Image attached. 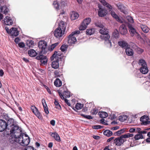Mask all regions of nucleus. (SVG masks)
<instances>
[{
  "instance_id": "f257e3e1",
  "label": "nucleus",
  "mask_w": 150,
  "mask_h": 150,
  "mask_svg": "<svg viewBox=\"0 0 150 150\" xmlns=\"http://www.w3.org/2000/svg\"><path fill=\"white\" fill-rule=\"evenodd\" d=\"M15 143L9 144L11 146V150H16L18 148L19 145L23 146H26L29 144L30 142L29 137L26 134L21 133L16 138Z\"/></svg>"
},
{
  "instance_id": "f03ea898",
  "label": "nucleus",
  "mask_w": 150,
  "mask_h": 150,
  "mask_svg": "<svg viewBox=\"0 0 150 150\" xmlns=\"http://www.w3.org/2000/svg\"><path fill=\"white\" fill-rule=\"evenodd\" d=\"M10 132L11 133H13V134L11 135L9 138L8 143L9 144L16 143L15 141L16 140V138L22 133L21 130L18 126L16 125H13Z\"/></svg>"
},
{
  "instance_id": "7ed1b4c3",
  "label": "nucleus",
  "mask_w": 150,
  "mask_h": 150,
  "mask_svg": "<svg viewBox=\"0 0 150 150\" xmlns=\"http://www.w3.org/2000/svg\"><path fill=\"white\" fill-rule=\"evenodd\" d=\"M99 33L102 34L100 37V38L105 41V43L108 47H111L112 44L109 40L110 36L108 34V30L106 28H103L99 30Z\"/></svg>"
},
{
  "instance_id": "20e7f679",
  "label": "nucleus",
  "mask_w": 150,
  "mask_h": 150,
  "mask_svg": "<svg viewBox=\"0 0 150 150\" xmlns=\"http://www.w3.org/2000/svg\"><path fill=\"white\" fill-rule=\"evenodd\" d=\"M80 33V31L78 30L72 32L68 37V43L69 45L74 44L76 41V37Z\"/></svg>"
},
{
  "instance_id": "39448f33",
  "label": "nucleus",
  "mask_w": 150,
  "mask_h": 150,
  "mask_svg": "<svg viewBox=\"0 0 150 150\" xmlns=\"http://www.w3.org/2000/svg\"><path fill=\"white\" fill-rule=\"evenodd\" d=\"M91 20V18H87L84 19L79 27V30H85L90 23Z\"/></svg>"
},
{
  "instance_id": "423d86ee",
  "label": "nucleus",
  "mask_w": 150,
  "mask_h": 150,
  "mask_svg": "<svg viewBox=\"0 0 150 150\" xmlns=\"http://www.w3.org/2000/svg\"><path fill=\"white\" fill-rule=\"evenodd\" d=\"M65 31L61 29L57 28L54 31V36L57 38H59L62 37L65 33Z\"/></svg>"
},
{
  "instance_id": "0eeeda50",
  "label": "nucleus",
  "mask_w": 150,
  "mask_h": 150,
  "mask_svg": "<svg viewBox=\"0 0 150 150\" xmlns=\"http://www.w3.org/2000/svg\"><path fill=\"white\" fill-rule=\"evenodd\" d=\"M57 23L59 24V26L58 28L65 32L67 25L66 22L62 20L60 21L59 19H58L57 20Z\"/></svg>"
},
{
  "instance_id": "6e6552de",
  "label": "nucleus",
  "mask_w": 150,
  "mask_h": 150,
  "mask_svg": "<svg viewBox=\"0 0 150 150\" xmlns=\"http://www.w3.org/2000/svg\"><path fill=\"white\" fill-rule=\"evenodd\" d=\"M98 8H99L98 15L100 17H103L107 15V10L102 8L101 5L99 4Z\"/></svg>"
},
{
  "instance_id": "1a4fd4ad",
  "label": "nucleus",
  "mask_w": 150,
  "mask_h": 150,
  "mask_svg": "<svg viewBox=\"0 0 150 150\" xmlns=\"http://www.w3.org/2000/svg\"><path fill=\"white\" fill-rule=\"evenodd\" d=\"M51 60L52 61L51 65L52 67L55 69L58 68L59 67V62L61 60L59 59H56L53 60L51 59Z\"/></svg>"
},
{
  "instance_id": "9d476101",
  "label": "nucleus",
  "mask_w": 150,
  "mask_h": 150,
  "mask_svg": "<svg viewBox=\"0 0 150 150\" xmlns=\"http://www.w3.org/2000/svg\"><path fill=\"white\" fill-rule=\"evenodd\" d=\"M47 46V43L44 40H41L39 42L38 44L39 48L41 49V52H42L45 50Z\"/></svg>"
},
{
  "instance_id": "9b49d317",
  "label": "nucleus",
  "mask_w": 150,
  "mask_h": 150,
  "mask_svg": "<svg viewBox=\"0 0 150 150\" xmlns=\"http://www.w3.org/2000/svg\"><path fill=\"white\" fill-rule=\"evenodd\" d=\"M7 123L4 120L0 119V132L4 131L7 127Z\"/></svg>"
},
{
  "instance_id": "f8f14e48",
  "label": "nucleus",
  "mask_w": 150,
  "mask_h": 150,
  "mask_svg": "<svg viewBox=\"0 0 150 150\" xmlns=\"http://www.w3.org/2000/svg\"><path fill=\"white\" fill-rule=\"evenodd\" d=\"M122 137V135H121L119 137L115 139V142L116 145L120 146L125 141V140L124 139L125 138Z\"/></svg>"
},
{
  "instance_id": "ddd939ff",
  "label": "nucleus",
  "mask_w": 150,
  "mask_h": 150,
  "mask_svg": "<svg viewBox=\"0 0 150 150\" xmlns=\"http://www.w3.org/2000/svg\"><path fill=\"white\" fill-rule=\"evenodd\" d=\"M31 108L32 111L35 115L39 119H41V115L36 107L35 106H32Z\"/></svg>"
},
{
  "instance_id": "4468645a",
  "label": "nucleus",
  "mask_w": 150,
  "mask_h": 150,
  "mask_svg": "<svg viewBox=\"0 0 150 150\" xmlns=\"http://www.w3.org/2000/svg\"><path fill=\"white\" fill-rule=\"evenodd\" d=\"M128 26L129 29V31L131 36H133L134 35H138L135 29L133 28L132 25L129 23L128 24Z\"/></svg>"
},
{
  "instance_id": "2eb2a0df",
  "label": "nucleus",
  "mask_w": 150,
  "mask_h": 150,
  "mask_svg": "<svg viewBox=\"0 0 150 150\" xmlns=\"http://www.w3.org/2000/svg\"><path fill=\"white\" fill-rule=\"evenodd\" d=\"M61 55V54L60 52H57V51H55L54 54L50 57V59L53 60L56 59H59L61 60V58L60 57Z\"/></svg>"
},
{
  "instance_id": "dca6fc26",
  "label": "nucleus",
  "mask_w": 150,
  "mask_h": 150,
  "mask_svg": "<svg viewBox=\"0 0 150 150\" xmlns=\"http://www.w3.org/2000/svg\"><path fill=\"white\" fill-rule=\"evenodd\" d=\"M119 30L120 33L122 35H125L127 33V30L126 26L124 24H122L120 25Z\"/></svg>"
},
{
  "instance_id": "f3484780",
  "label": "nucleus",
  "mask_w": 150,
  "mask_h": 150,
  "mask_svg": "<svg viewBox=\"0 0 150 150\" xmlns=\"http://www.w3.org/2000/svg\"><path fill=\"white\" fill-rule=\"evenodd\" d=\"M111 14L112 16L119 22L120 23L123 22V19L121 17H119L114 11H111Z\"/></svg>"
},
{
  "instance_id": "a211bd4d",
  "label": "nucleus",
  "mask_w": 150,
  "mask_h": 150,
  "mask_svg": "<svg viewBox=\"0 0 150 150\" xmlns=\"http://www.w3.org/2000/svg\"><path fill=\"white\" fill-rule=\"evenodd\" d=\"M118 44L122 48H126L127 47L130 46V45L127 42L123 40L119 41Z\"/></svg>"
},
{
  "instance_id": "6ab92c4d",
  "label": "nucleus",
  "mask_w": 150,
  "mask_h": 150,
  "mask_svg": "<svg viewBox=\"0 0 150 150\" xmlns=\"http://www.w3.org/2000/svg\"><path fill=\"white\" fill-rule=\"evenodd\" d=\"M79 16L78 13L75 11H72L70 13V18L72 20L77 19Z\"/></svg>"
},
{
  "instance_id": "aec40b11",
  "label": "nucleus",
  "mask_w": 150,
  "mask_h": 150,
  "mask_svg": "<svg viewBox=\"0 0 150 150\" xmlns=\"http://www.w3.org/2000/svg\"><path fill=\"white\" fill-rule=\"evenodd\" d=\"M4 23L7 25H11L13 23V21L9 17L7 16L4 19Z\"/></svg>"
},
{
  "instance_id": "412c9836",
  "label": "nucleus",
  "mask_w": 150,
  "mask_h": 150,
  "mask_svg": "<svg viewBox=\"0 0 150 150\" xmlns=\"http://www.w3.org/2000/svg\"><path fill=\"white\" fill-rule=\"evenodd\" d=\"M10 34L13 36H16L18 35V32L17 28H12L10 29Z\"/></svg>"
},
{
  "instance_id": "4be33fe9",
  "label": "nucleus",
  "mask_w": 150,
  "mask_h": 150,
  "mask_svg": "<svg viewBox=\"0 0 150 150\" xmlns=\"http://www.w3.org/2000/svg\"><path fill=\"white\" fill-rule=\"evenodd\" d=\"M125 52L126 54L129 56H132L134 54V51L132 49L129 47H127L125 50Z\"/></svg>"
},
{
  "instance_id": "5701e85b",
  "label": "nucleus",
  "mask_w": 150,
  "mask_h": 150,
  "mask_svg": "<svg viewBox=\"0 0 150 150\" xmlns=\"http://www.w3.org/2000/svg\"><path fill=\"white\" fill-rule=\"evenodd\" d=\"M140 70L141 72L143 74H146L149 71L147 65L145 66L144 67H141L140 68Z\"/></svg>"
},
{
  "instance_id": "b1692460",
  "label": "nucleus",
  "mask_w": 150,
  "mask_h": 150,
  "mask_svg": "<svg viewBox=\"0 0 150 150\" xmlns=\"http://www.w3.org/2000/svg\"><path fill=\"white\" fill-rule=\"evenodd\" d=\"M148 118L147 116L144 115L140 118V120L144 125H146L148 123Z\"/></svg>"
},
{
  "instance_id": "393cba45",
  "label": "nucleus",
  "mask_w": 150,
  "mask_h": 150,
  "mask_svg": "<svg viewBox=\"0 0 150 150\" xmlns=\"http://www.w3.org/2000/svg\"><path fill=\"white\" fill-rule=\"evenodd\" d=\"M51 136L57 141L59 142L60 141V137L59 134L56 132L50 133Z\"/></svg>"
},
{
  "instance_id": "a878e982",
  "label": "nucleus",
  "mask_w": 150,
  "mask_h": 150,
  "mask_svg": "<svg viewBox=\"0 0 150 150\" xmlns=\"http://www.w3.org/2000/svg\"><path fill=\"white\" fill-rule=\"evenodd\" d=\"M100 2L104 6L108 8L112 9V6L108 3H107L105 0H99Z\"/></svg>"
},
{
  "instance_id": "bb28decb",
  "label": "nucleus",
  "mask_w": 150,
  "mask_h": 150,
  "mask_svg": "<svg viewBox=\"0 0 150 150\" xmlns=\"http://www.w3.org/2000/svg\"><path fill=\"white\" fill-rule=\"evenodd\" d=\"M8 9L7 8L6 6H1L0 7V12H4V13L6 15L8 12Z\"/></svg>"
},
{
  "instance_id": "cd10ccee",
  "label": "nucleus",
  "mask_w": 150,
  "mask_h": 150,
  "mask_svg": "<svg viewBox=\"0 0 150 150\" xmlns=\"http://www.w3.org/2000/svg\"><path fill=\"white\" fill-rule=\"evenodd\" d=\"M28 54L31 57H35L37 55V53L33 49H30L28 51Z\"/></svg>"
},
{
  "instance_id": "c85d7f7f",
  "label": "nucleus",
  "mask_w": 150,
  "mask_h": 150,
  "mask_svg": "<svg viewBox=\"0 0 150 150\" xmlns=\"http://www.w3.org/2000/svg\"><path fill=\"white\" fill-rule=\"evenodd\" d=\"M54 85L57 87H60L62 84V81L59 79H57L54 82Z\"/></svg>"
},
{
  "instance_id": "c756f323",
  "label": "nucleus",
  "mask_w": 150,
  "mask_h": 150,
  "mask_svg": "<svg viewBox=\"0 0 150 150\" xmlns=\"http://www.w3.org/2000/svg\"><path fill=\"white\" fill-rule=\"evenodd\" d=\"M95 31L93 28H90L87 29L86 30V34L88 35H91L93 34Z\"/></svg>"
},
{
  "instance_id": "7c9ffc66",
  "label": "nucleus",
  "mask_w": 150,
  "mask_h": 150,
  "mask_svg": "<svg viewBox=\"0 0 150 150\" xmlns=\"http://www.w3.org/2000/svg\"><path fill=\"white\" fill-rule=\"evenodd\" d=\"M27 45L29 48L33 47L34 45L33 41L31 40H28L26 42Z\"/></svg>"
},
{
  "instance_id": "2f4dec72",
  "label": "nucleus",
  "mask_w": 150,
  "mask_h": 150,
  "mask_svg": "<svg viewBox=\"0 0 150 150\" xmlns=\"http://www.w3.org/2000/svg\"><path fill=\"white\" fill-rule=\"evenodd\" d=\"M98 114L100 117L102 118H105L108 116V114L107 112H100Z\"/></svg>"
},
{
  "instance_id": "473e14b6",
  "label": "nucleus",
  "mask_w": 150,
  "mask_h": 150,
  "mask_svg": "<svg viewBox=\"0 0 150 150\" xmlns=\"http://www.w3.org/2000/svg\"><path fill=\"white\" fill-rule=\"evenodd\" d=\"M127 116L126 115H121L119 117V120L120 121L124 122L127 120Z\"/></svg>"
},
{
  "instance_id": "72a5a7b5",
  "label": "nucleus",
  "mask_w": 150,
  "mask_h": 150,
  "mask_svg": "<svg viewBox=\"0 0 150 150\" xmlns=\"http://www.w3.org/2000/svg\"><path fill=\"white\" fill-rule=\"evenodd\" d=\"M141 28L142 31L145 33H147L149 31V28L146 25H142L141 26Z\"/></svg>"
},
{
  "instance_id": "f704fd0d",
  "label": "nucleus",
  "mask_w": 150,
  "mask_h": 150,
  "mask_svg": "<svg viewBox=\"0 0 150 150\" xmlns=\"http://www.w3.org/2000/svg\"><path fill=\"white\" fill-rule=\"evenodd\" d=\"M53 5L54 8L56 10H58L59 9V3L57 0L53 2Z\"/></svg>"
},
{
  "instance_id": "c9c22d12",
  "label": "nucleus",
  "mask_w": 150,
  "mask_h": 150,
  "mask_svg": "<svg viewBox=\"0 0 150 150\" xmlns=\"http://www.w3.org/2000/svg\"><path fill=\"white\" fill-rule=\"evenodd\" d=\"M103 134L107 137H110L112 134V132L109 130H106L103 132Z\"/></svg>"
},
{
  "instance_id": "e433bc0d",
  "label": "nucleus",
  "mask_w": 150,
  "mask_h": 150,
  "mask_svg": "<svg viewBox=\"0 0 150 150\" xmlns=\"http://www.w3.org/2000/svg\"><path fill=\"white\" fill-rule=\"evenodd\" d=\"M138 64L141 66V67L146 66L147 64L145 61L143 59H141L139 60Z\"/></svg>"
},
{
  "instance_id": "4c0bfd02",
  "label": "nucleus",
  "mask_w": 150,
  "mask_h": 150,
  "mask_svg": "<svg viewBox=\"0 0 150 150\" xmlns=\"http://www.w3.org/2000/svg\"><path fill=\"white\" fill-rule=\"evenodd\" d=\"M58 42H57L52 44L50 47H49L48 50L50 51H52L54 48L58 45Z\"/></svg>"
},
{
  "instance_id": "58836bf2",
  "label": "nucleus",
  "mask_w": 150,
  "mask_h": 150,
  "mask_svg": "<svg viewBox=\"0 0 150 150\" xmlns=\"http://www.w3.org/2000/svg\"><path fill=\"white\" fill-rule=\"evenodd\" d=\"M125 131V129H120V130H118L117 131V132H115L114 133V134L115 135H118L119 136L121 134L124 133Z\"/></svg>"
},
{
  "instance_id": "ea45409f",
  "label": "nucleus",
  "mask_w": 150,
  "mask_h": 150,
  "mask_svg": "<svg viewBox=\"0 0 150 150\" xmlns=\"http://www.w3.org/2000/svg\"><path fill=\"white\" fill-rule=\"evenodd\" d=\"M83 107V105L81 103H77L75 106V108L77 110H80Z\"/></svg>"
},
{
  "instance_id": "a19ab883",
  "label": "nucleus",
  "mask_w": 150,
  "mask_h": 150,
  "mask_svg": "<svg viewBox=\"0 0 150 150\" xmlns=\"http://www.w3.org/2000/svg\"><path fill=\"white\" fill-rule=\"evenodd\" d=\"M134 138L135 140H138L140 139H143V136L142 134H139L136 135Z\"/></svg>"
},
{
  "instance_id": "79ce46f5",
  "label": "nucleus",
  "mask_w": 150,
  "mask_h": 150,
  "mask_svg": "<svg viewBox=\"0 0 150 150\" xmlns=\"http://www.w3.org/2000/svg\"><path fill=\"white\" fill-rule=\"evenodd\" d=\"M134 135L133 134L128 133L126 134L122 135V137H124L125 138H127L129 137H132Z\"/></svg>"
},
{
  "instance_id": "37998d69",
  "label": "nucleus",
  "mask_w": 150,
  "mask_h": 150,
  "mask_svg": "<svg viewBox=\"0 0 150 150\" xmlns=\"http://www.w3.org/2000/svg\"><path fill=\"white\" fill-rule=\"evenodd\" d=\"M46 57L45 56L43 55H40L37 56L36 57V59L38 60H40V61L42 60H43L46 58Z\"/></svg>"
},
{
  "instance_id": "c03bdc74",
  "label": "nucleus",
  "mask_w": 150,
  "mask_h": 150,
  "mask_svg": "<svg viewBox=\"0 0 150 150\" xmlns=\"http://www.w3.org/2000/svg\"><path fill=\"white\" fill-rule=\"evenodd\" d=\"M117 7H118V8L119 9L121 8H122V11H123V13H126V11L125 10V7L122 5L120 4H118L117 5Z\"/></svg>"
},
{
  "instance_id": "a18cd8bd",
  "label": "nucleus",
  "mask_w": 150,
  "mask_h": 150,
  "mask_svg": "<svg viewBox=\"0 0 150 150\" xmlns=\"http://www.w3.org/2000/svg\"><path fill=\"white\" fill-rule=\"evenodd\" d=\"M113 36L116 38H118L119 36V33L117 30H115L113 33Z\"/></svg>"
},
{
  "instance_id": "49530a36",
  "label": "nucleus",
  "mask_w": 150,
  "mask_h": 150,
  "mask_svg": "<svg viewBox=\"0 0 150 150\" xmlns=\"http://www.w3.org/2000/svg\"><path fill=\"white\" fill-rule=\"evenodd\" d=\"M98 112V109L95 108L91 111V113L92 115H96Z\"/></svg>"
},
{
  "instance_id": "de8ad7c7",
  "label": "nucleus",
  "mask_w": 150,
  "mask_h": 150,
  "mask_svg": "<svg viewBox=\"0 0 150 150\" xmlns=\"http://www.w3.org/2000/svg\"><path fill=\"white\" fill-rule=\"evenodd\" d=\"M54 104L57 106L56 108L59 110H60L61 108V106L59 104V103L56 100H55L54 102Z\"/></svg>"
},
{
  "instance_id": "09e8293b",
  "label": "nucleus",
  "mask_w": 150,
  "mask_h": 150,
  "mask_svg": "<svg viewBox=\"0 0 150 150\" xmlns=\"http://www.w3.org/2000/svg\"><path fill=\"white\" fill-rule=\"evenodd\" d=\"M63 95L64 97L65 96V98H68L70 97V92L68 91H65L64 92Z\"/></svg>"
},
{
  "instance_id": "8fccbe9b",
  "label": "nucleus",
  "mask_w": 150,
  "mask_h": 150,
  "mask_svg": "<svg viewBox=\"0 0 150 150\" xmlns=\"http://www.w3.org/2000/svg\"><path fill=\"white\" fill-rule=\"evenodd\" d=\"M127 19L130 23H132L134 22V21L132 18L130 16H128L127 17Z\"/></svg>"
},
{
  "instance_id": "3c124183",
  "label": "nucleus",
  "mask_w": 150,
  "mask_h": 150,
  "mask_svg": "<svg viewBox=\"0 0 150 150\" xmlns=\"http://www.w3.org/2000/svg\"><path fill=\"white\" fill-rule=\"evenodd\" d=\"M67 47L66 45H62L60 47V50L64 52L67 50Z\"/></svg>"
},
{
  "instance_id": "603ef678",
  "label": "nucleus",
  "mask_w": 150,
  "mask_h": 150,
  "mask_svg": "<svg viewBox=\"0 0 150 150\" xmlns=\"http://www.w3.org/2000/svg\"><path fill=\"white\" fill-rule=\"evenodd\" d=\"M24 150H36V149L33 147L28 146L26 147Z\"/></svg>"
},
{
  "instance_id": "864d4df0",
  "label": "nucleus",
  "mask_w": 150,
  "mask_h": 150,
  "mask_svg": "<svg viewBox=\"0 0 150 150\" xmlns=\"http://www.w3.org/2000/svg\"><path fill=\"white\" fill-rule=\"evenodd\" d=\"M103 127L100 125H94L93 127V129H98L102 128Z\"/></svg>"
},
{
  "instance_id": "5fc2aeb1",
  "label": "nucleus",
  "mask_w": 150,
  "mask_h": 150,
  "mask_svg": "<svg viewBox=\"0 0 150 150\" xmlns=\"http://www.w3.org/2000/svg\"><path fill=\"white\" fill-rule=\"evenodd\" d=\"M45 113L47 114H48L49 113V112L48 110V108L47 107V106H45V107H43Z\"/></svg>"
},
{
  "instance_id": "6e6d98bb",
  "label": "nucleus",
  "mask_w": 150,
  "mask_h": 150,
  "mask_svg": "<svg viewBox=\"0 0 150 150\" xmlns=\"http://www.w3.org/2000/svg\"><path fill=\"white\" fill-rule=\"evenodd\" d=\"M96 26L97 27L103 28L104 27L103 25L101 23H96Z\"/></svg>"
},
{
  "instance_id": "4d7b16f0",
  "label": "nucleus",
  "mask_w": 150,
  "mask_h": 150,
  "mask_svg": "<svg viewBox=\"0 0 150 150\" xmlns=\"http://www.w3.org/2000/svg\"><path fill=\"white\" fill-rule=\"evenodd\" d=\"M41 63L44 65H45L47 64V59L46 58L43 60H42L40 61Z\"/></svg>"
},
{
  "instance_id": "13d9d810",
  "label": "nucleus",
  "mask_w": 150,
  "mask_h": 150,
  "mask_svg": "<svg viewBox=\"0 0 150 150\" xmlns=\"http://www.w3.org/2000/svg\"><path fill=\"white\" fill-rule=\"evenodd\" d=\"M42 104L43 106V107H45V106H47V105L46 103L45 100L43 99L42 100Z\"/></svg>"
},
{
  "instance_id": "bf43d9fd",
  "label": "nucleus",
  "mask_w": 150,
  "mask_h": 150,
  "mask_svg": "<svg viewBox=\"0 0 150 150\" xmlns=\"http://www.w3.org/2000/svg\"><path fill=\"white\" fill-rule=\"evenodd\" d=\"M18 45L19 47L21 48H23L25 46V44L23 42H20L18 43Z\"/></svg>"
},
{
  "instance_id": "052dcab7",
  "label": "nucleus",
  "mask_w": 150,
  "mask_h": 150,
  "mask_svg": "<svg viewBox=\"0 0 150 150\" xmlns=\"http://www.w3.org/2000/svg\"><path fill=\"white\" fill-rule=\"evenodd\" d=\"M100 122L103 124L105 125H108V124L105 122V120L103 119H102L100 120Z\"/></svg>"
},
{
  "instance_id": "680f3d73",
  "label": "nucleus",
  "mask_w": 150,
  "mask_h": 150,
  "mask_svg": "<svg viewBox=\"0 0 150 150\" xmlns=\"http://www.w3.org/2000/svg\"><path fill=\"white\" fill-rule=\"evenodd\" d=\"M45 87L47 89V91L50 94H51V91L50 90L49 88L47 86H45Z\"/></svg>"
},
{
  "instance_id": "e2e57ef3",
  "label": "nucleus",
  "mask_w": 150,
  "mask_h": 150,
  "mask_svg": "<svg viewBox=\"0 0 150 150\" xmlns=\"http://www.w3.org/2000/svg\"><path fill=\"white\" fill-rule=\"evenodd\" d=\"M61 4L62 5L65 6L67 4L66 1L65 0H62L61 2Z\"/></svg>"
},
{
  "instance_id": "0e129e2a",
  "label": "nucleus",
  "mask_w": 150,
  "mask_h": 150,
  "mask_svg": "<svg viewBox=\"0 0 150 150\" xmlns=\"http://www.w3.org/2000/svg\"><path fill=\"white\" fill-rule=\"evenodd\" d=\"M50 124L52 126H54L55 125V121L54 120H52L50 121Z\"/></svg>"
},
{
  "instance_id": "69168bd1",
  "label": "nucleus",
  "mask_w": 150,
  "mask_h": 150,
  "mask_svg": "<svg viewBox=\"0 0 150 150\" xmlns=\"http://www.w3.org/2000/svg\"><path fill=\"white\" fill-rule=\"evenodd\" d=\"M85 118H87L88 119H92L93 117L91 116L90 115H86L85 116Z\"/></svg>"
},
{
  "instance_id": "338daca9",
  "label": "nucleus",
  "mask_w": 150,
  "mask_h": 150,
  "mask_svg": "<svg viewBox=\"0 0 150 150\" xmlns=\"http://www.w3.org/2000/svg\"><path fill=\"white\" fill-rule=\"evenodd\" d=\"M135 131V129L134 128H131L129 130V132H130L132 133Z\"/></svg>"
},
{
  "instance_id": "774afa93",
  "label": "nucleus",
  "mask_w": 150,
  "mask_h": 150,
  "mask_svg": "<svg viewBox=\"0 0 150 150\" xmlns=\"http://www.w3.org/2000/svg\"><path fill=\"white\" fill-rule=\"evenodd\" d=\"M19 40H20V39L18 38H16L15 39V42L16 43H18L19 42Z\"/></svg>"
}]
</instances>
